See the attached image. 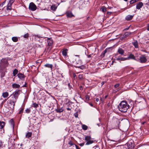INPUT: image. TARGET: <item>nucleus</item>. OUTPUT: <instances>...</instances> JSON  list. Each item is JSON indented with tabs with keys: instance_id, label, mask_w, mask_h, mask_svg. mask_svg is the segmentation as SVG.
I'll return each mask as SVG.
<instances>
[{
	"instance_id": "1",
	"label": "nucleus",
	"mask_w": 149,
	"mask_h": 149,
	"mask_svg": "<svg viewBox=\"0 0 149 149\" xmlns=\"http://www.w3.org/2000/svg\"><path fill=\"white\" fill-rule=\"evenodd\" d=\"M19 92L20 91L19 90L16 91L11 94L9 97V98H10V99L8 100V103L12 106V109H13L14 108L15 104L17 100L19 95Z\"/></svg>"
},
{
	"instance_id": "2",
	"label": "nucleus",
	"mask_w": 149,
	"mask_h": 149,
	"mask_svg": "<svg viewBox=\"0 0 149 149\" xmlns=\"http://www.w3.org/2000/svg\"><path fill=\"white\" fill-rule=\"evenodd\" d=\"M118 109L121 112H127L128 110V111L131 112L133 107L131 108L127 102L125 101H121L118 106Z\"/></svg>"
},
{
	"instance_id": "3",
	"label": "nucleus",
	"mask_w": 149,
	"mask_h": 149,
	"mask_svg": "<svg viewBox=\"0 0 149 149\" xmlns=\"http://www.w3.org/2000/svg\"><path fill=\"white\" fill-rule=\"evenodd\" d=\"M82 62L81 60H78L76 61L75 64V67L76 68H79L81 70H83L85 68V67L84 65H82Z\"/></svg>"
},
{
	"instance_id": "4",
	"label": "nucleus",
	"mask_w": 149,
	"mask_h": 149,
	"mask_svg": "<svg viewBox=\"0 0 149 149\" xmlns=\"http://www.w3.org/2000/svg\"><path fill=\"white\" fill-rule=\"evenodd\" d=\"M9 64L6 58H2L1 60V65L4 68L7 67Z\"/></svg>"
},
{
	"instance_id": "5",
	"label": "nucleus",
	"mask_w": 149,
	"mask_h": 149,
	"mask_svg": "<svg viewBox=\"0 0 149 149\" xmlns=\"http://www.w3.org/2000/svg\"><path fill=\"white\" fill-rule=\"evenodd\" d=\"M85 140L87 141L86 145H89L93 143V141L91 140V137L90 136H85Z\"/></svg>"
},
{
	"instance_id": "6",
	"label": "nucleus",
	"mask_w": 149,
	"mask_h": 149,
	"mask_svg": "<svg viewBox=\"0 0 149 149\" xmlns=\"http://www.w3.org/2000/svg\"><path fill=\"white\" fill-rule=\"evenodd\" d=\"M48 46V49L50 51L52 48V45L53 44V41L52 38H48L47 39Z\"/></svg>"
},
{
	"instance_id": "7",
	"label": "nucleus",
	"mask_w": 149,
	"mask_h": 149,
	"mask_svg": "<svg viewBox=\"0 0 149 149\" xmlns=\"http://www.w3.org/2000/svg\"><path fill=\"white\" fill-rule=\"evenodd\" d=\"M36 6L33 3L31 2L30 3L29 6V9L30 10L34 11L36 10Z\"/></svg>"
},
{
	"instance_id": "8",
	"label": "nucleus",
	"mask_w": 149,
	"mask_h": 149,
	"mask_svg": "<svg viewBox=\"0 0 149 149\" xmlns=\"http://www.w3.org/2000/svg\"><path fill=\"white\" fill-rule=\"evenodd\" d=\"M139 60L140 62L142 63H146L147 61V59L144 55H142L140 56Z\"/></svg>"
},
{
	"instance_id": "9",
	"label": "nucleus",
	"mask_w": 149,
	"mask_h": 149,
	"mask_svg": "<svg viewBox=\"0 0 149 149\" xmlns=\"http://www.w3.org/2000/svg\"><path fill=\"white\" fill-rule=\"evenodd\" d=\"M14 1V0H10L7 6V9L11 10V6Z\"/></svg>"
},
{
	"instance_id": "10",
	"label": "nucleus",
	"mask_w": 149,
	"mask_h": 149,
	"mask_svg": "<svg viewBox=\"0 0 149 149\" xmlns=\"http://www.w3.org/2000/svg\"><path fill=\"white\" fill-rule=\"evenodd\" d=\"M134 15H128L126 16L125 17V19L127 21H129L132 20L133 18Z\"/></svg>"
},
{
	"instance_id": "11",
	"label": "nucleus",
	"mask_w": 149,
	"mask_h": 149,
	"mask_svg": "<svg viewBox=\"0 0 149 149\" xmlns=\"http://www.w3.org/2000/svg\"><path fill=\"white\" fill-rule=\"evenodd\" d=\"M127 60H129L130 59H132L134 60H136V59L134 55L132 54H130L127 58H126Z\"/></svg>"
},
{
	"instance_id": "12",
	"label": "nucleus",
	"mask_w": 149,
	"mask_h": 149,
	"mask_svg": "<svg viewBox=\"0 0 149 149\" xmlns=\"http://www.w3.org/2000/svg\"><path fill=\"white\" fill-rule=\"evenodd\" d=\"M143 4L141 2H139L137 3L136 8L137 9H140L143 6Z\"/></svg>"
},
{
	"instance_id": "13",
	"label": "nucleus",
	"mask_w": 149,
	"mask_h": 149,
	"mask_svg": "<svg viewBox=\"0 0 149 149\" xmlns=\"http://www.w3.org/2000/svg\"><path fill=\"white\" fill-rule=\"evenodd\" d=\"M118 52L121 55H123L124 53V51L121 48H118Z\"/></svg>"
},
{
	"instance_id": "14",
	"label": "nucleus",
	"mask_w": 149,
	"mask_h": 149,
	"mask_svg": "<svg viewBox=\"0 0 149 149\" xmlns=\"http://www.w3.org/2000/svg\"><path fill=\"white\" fill-rule=\"evenodd\" d=\"M68 50L67 49H63L62 51V53L63 55L65 57L68 56L67 53Z\"/></svg>"
},
{
	"instance_id": "15",
	"label": "nucleus",
	"mask_w": 149,
	"mask_h": 149,
	"mask_svg": "<svg viewBox=\"0 0 149 149\" xmlns=\"http://www.w3.org/2000/svg\"><path fill=\"white\" fill-rule=\"evenodd\" d=\"M116 60L117 61H123L127 60V59L126 58H124L121 57L120 56H118V58H116Z\"/></svg>"
},
{
	"instance_id": "16",
	"label": "nucleus",
	"mask_w": 149,
	"mask_h": 149,
	"mask_svg": "<svg viewBox=\"0 0 149 149\" xmlns=\"http://www.w3.org/2000/svg\"><path fill=\"white\" fill-rule=\"evenodd\" d=\"M17 76L19 78L22 80L23 79L25 78V76L24 74L21 73H19L18 74Z\"/></svg>"
},
{
	"instance_id": "17",
	"label": "nucleus",
	"mask_w": 149,
	"mask_h": 149,
	"mask_svg": "<svg viewBox=\"0 0 149 149\" xmlns=\"http://www.w3.org/2000/svg\"><path fill=\"white\" fill-rule=\"evenodd\" d=\"M132 44L135 48H138V43L137 40H136L134 42H133Z\"/></svg>"
},
{
	"instance_id": "18",
	"label": "nucleus",
	"mask_w": 149,
	"mask_h": 149,
	"mask_svg": "<svg viewBox=\"0 0 149 149\" xmlns=\"http://www.w3.org/2000/svg\"><path fill=\"white\" fill-rule=\"evenodd\" d=\"M12 86L13 88H19L20 87V86L19 85L15 83H14L13 84H12Z\"/></svg>"
},
{
	"instance_id": "19",
	"label": "nucleus",
	"mask_w": 149,
	"mask_h": 149,
	"mask_svg": "<svg viewBox=\"0 0 149 149\" xmlns=\"http://www.w3.org/2000/svg\"><path fill=\"white\" fill-rule=\"evenodd\" d=\"M46 67L49 68H51V70H52V69L53 65L51 64H47L44 65Z\"/></svg>"
},
{
	"instance_id": "20",
	"label": "nucleus",
	"mask_w": 149,
	"mask_h": 149,
	"mask_svg": "<svg viewBox=\"0 0 149 149\" xmlns=\"http://www.w3.org/2000/svg\"><path fill=\"white\" fill-rule=\"evenodd\" d=\"M9 93L8 92H4L2 93V96L4 98H6L8 96Z\"/></svg>"
},
{
	"instance_id": "21",
	"label": "nucleus",
	"mask_w": 149,
	"mask_h": 149,
	"mask_svg": "<svg viewBox=\"0 0 149 149\" xmlns=\"http://www.w3.org/2000/svg\"><path fill=\"white\" fill-rule=\"evenodd\" d=\"M67 16L68 17H72L74 16L72 13L71 12H69L67 13Z\"/></svg>"
},
{
	"instance_id": "22",
	"label": "nucleus",
	"mask_w": 149,
	"mask_h": 149,
	"mask_svg": "<svg viewBox=\"0 0 149 149\" xmlns=\"http://www.w3.org/2000/svg\"><path fill=\"white\" fill-rule=\"evenodd\" d=\"M57 8V6H56L54 4L52 5L51 7V9L54 11L56 10Z\"/></svg>"
},
{
	"instance_id": "23",
	"label": "nucleus",
	"mask_w": 149,
	"mask_h": 149,
	"mask_svg": "<svg viewBox=\"0 0 149 149\" xmlns=\"http://www.w3.org/2000/svg\"><path fill=\"white\" fill-rule=\"evenodd\" d=\"M5 125V123L3 122H0V129H2Z\"/></svg>"
},
{
	"instance_id": "24",
	"label": "nucleus",
	"mask_w": 149,
	"mask_h": 149,
	"mask_svg": "<svg viewBox=\"0 0 149 149\" xmlns=\"http://www.w3.org/2000/svg\"><path fill=\"white\" fill-rule=\"evenodd\" d=\"M13 41L14 42H17L18 40V38L17 37H13L12 38Z\"/></svg>"
},
{
	"instance_id": "25",
	"label": "nucleus",
	"mask_w": 149,
	"mask_h": 149,
	"mask_svg": "<svg viewBox=\"0 0 149 149\" xmlns=\"http://www.w3.org/2000/svg\"><path fill=\"white\" fill-rule=\"evenodd\" d=\"M9 123L11 125V126L13 127H14V123L13 120V119H12L10 120L9 121Z\"/></svg>"
},
{
	"instance_id": "26",
	"label": "nucleus",
	"mask_w": 149,
	"mask_h": 149,
	"mask_svg": "<svg viewBox=\"0 0 149 149\" xmlns=\"http://www.w3.org/2000/svg\"><path fill=\"white\" fill-rule=\"evenodd\" d=\"M18 72V70L17 69H15L13 71V75L14 76H15L17 74Z\"/></svg>"
},
{
	"instance_id": "27",
	"label": "nucleus",
	"mask_w": 149,
	"mask_h": 149,
	"mask_svg": "<svg viewBox=\"0 0 149 149\" xmlns=\"http://www.w3.org/2000/svg\"><path fill=\"white\" fill-rule=\"evenodd\" d=\"M102 11L103 13L107 11L106 8L105 6H102L100 9Z\"/></svg>"
},
{
	"instance_id": "28",
	"label": "nucleus",
	"mask_w": 149,
	"mask_h": 149,
	"mask_svg": "<svg viewBox=\"0 0 149 149\" xmlns=\"http://www.w3.org/2000/svg\"><path fill=\"white\" fill-rule=\"evenodd\" d=\"M32 134V133L31 132H28L26 135V137L29 138L31 136Z\"/></svg>"
},
{
	"instance_id": "29",
	"label": "nucleus",
	"mask_w": 149,
	"mask_h": 149,
	"mask_svg": "<svg viewBox=\"0 0 149 149\" xmlns=\"http://www.w3.org/2000/svg\"><path fill=\"white\" fill-rule=\"evenodd\" d=\"M32 107L36 108L38 107V104L36 103L33 102L32 105Z\"/></svg>"
},
{
	"instance_id": "30",
	"label": "nucleus",
	"mask_w": 149,
	"mask_h": 149,
	"mask_svg": "<svg viewBox=\"0 0 149 149\" xmlns=\"http://www.w3.org/2000/svg\"><path fill=\"white\" fill-rule=\"evenodd\" d=\"M82 128L83 130H86L88 129V127L85 125H83L82 126Z\"/></svg>"
},
{
	"instance_id": "31",
	"label": "nucleus",
	"mask_w": 149,
	"mask_h": 149,
	"mask_svg": "<svg viewBox=\"0 0 149 149\" xmlns=\"http://www.w3.org/2000/svg\"><path fill=\"white\" fill-rule=\"evenodd\" d=\"M139 0H131L130 1V4H132L138 1Z\"/></svg>"
},
{
	"instance_id": "32",
	"label": "nucleus",
	"mask_w": 149,
	"mask_h": 149,
	"mask_svg": "<svg viewBox=\"0 0 149 149\" xmlns=\"http://www.w3.org/2000/svg\"><path fill=\"white\" fill-rule=\"evenodd\" d=\"M131 34V33L129 32H126L125 33V36L126 37L127 36H128L130 35Z\"/></svg>"
},
{
	"instance_id": "33",
	"label": "nucleus",
	"mask_w": 149,
	"mask_h": 149,
	"mask_svg": "<svg viewBox=\"0 0 149 149\" xmlns=\"http://www.w3.org/2000/svg\"><path fill=\"white\" fill-rule=\"evenodd\" d=\"M29 37V34L28 33H26L25 34L24 36L23 37L24 38H26L28 39Z\"/></svg>"
},
{
	"instance_id": "34",
	"label": "nucleus",
	"mask_w": 149,
	"mask_h": 149,
	"mask_svg": "<svg viewBox=\"0 0 149 149\" xmlns=\"http://www.w3.org/2000/svg\"><path fill=\"white\" fill-rule=\"evenodd\" d=\"M86 100L87 101H88L89 100V97L88 95H86Z\"/></svg>"
},
{
	"instance_id": "35",
	"label": "nucleus",
	"mask_w": 149,
	"mask_h": 149,
	"mask_svg": "<svg viewBox=\"0 0 149 149\" xmlns=\"http://www.w3.org/2000/svg\"><path fill=\"white\" fill-rule=\"evenodd\" d=\"M64 110L63 107H62L60 109H59L58 111H57V112H63Z\"/></svg>"
},
{
	"instance_id": "36",
	"label": "nucleus",
	"mask_w": 149,
	"mask_h": 149,
	"mask_svg": "<svg viewBox=\"0 0 149 149\" xmlns=\"http://www.w3.org/2000/svg\"><path fill=\"white\" fill-rule=\"evenodd\" d=\"M68 144L71 146H73L74 144L73 142L71 141H70L68 143Z\"/></svg>"
},
{
	"instance_id": "37",
	"label": "nucleus",
	"mask_w": 149,
	"mask_h": 149,
	"mask_svg": "<svg viewBox=\"0 0 149 149\" xmlns=\"http://www.w3.org/2000/svg\"><path fill=\"white\" fill-rule=\"evenodd\" d=\"M79 78L80 79H82L83 78V75L82 74H79Z\"/></svg>"
},
{
	"instance_id": "38",
	"label": "nucleus",
	"mask_w": 149,
	"mask_h": 149,
	"mask_svg": "<svg viewBox=\"0 0 149 149\" xmlns=\"http://www.w3.org/2000/svg\"><path fill=\"white\" fill-rule=\"evenodd\" d=\"M24 108L23 107H21L20 108V109L19 112H23V111H24Z\"/></svg>"
},
{
	"instance_id": "39",
	"label": "nucleus",
	"mask_w": 149,
	"mask_h": 149,
	"mask_svg": "<svg viewBox=\"0 0 149 149\" xmlns=\"http://www.w3.org/2000/svg\"><path fill=\"white\" fill-rule=\"evenodd\" d=\"M74 116L77 118L78 117V113H77V112H75L74 114Z\"/></svg>"
},
{
	"instance_id": "40",
	"label": "nucleus",
	"mask_w": 149,
	"mask_h": 149,
	"mask_svg": "<svg viewBox=\"0 0 149 149\" xmlns=\"http://www.w3.org/2000/svg\"><path fill=\"white\" fill-rule=\"evenodd\" d=\"M119 85V84H116L114 85V87L115 88H116L118 87Z\"/></svg>"
},
{
	"instance_id": "41",
	"label": "nucleus",
	"mask_w": 149,
	"mask_h": 149,
	"mask_svg": "<svg viewBox=\"0 0 149 149\" xmlns=\"http://www.w3.org/2000/svg\"><path fill=\"white\" fill-rule=\"evenodd\" d=\"M84 143H80L79 144V145L81 146H83L84 145Z\"/></svg>"
},
{
	"instance_id": "42",
	"label": "nucleus",
	"mask_w": 149,
	"mask_h": 149,
	"mask_svg": "<svg viewBox=\"0 0 149 149\" xmlns=\"http://www.w3.org/2000/svg\"><path fill=\"white\" fill-rule=\"evenodd\" d=\"M27 86V83L26 82H25L24 85V86H23V87H26Z\"/></svg>"
},
{
	"instance_id": "43",
	"label": "nucleus",
	"mask_w": 149,
	"mask_h": 149,
	"mask_svg": "<svg viewBox=\"0 0 149 149\" xmlns=\"http://www.w3.org/2000/svg\"><path fill=\"white\" fill-rule=\"evenodd\" d=\"M147 30L149 31V24H147Z\"/></svg>"
},
{
	"instance_id": "44",
	"label": "nucleus",
	"mask_w": 149,
	"mask_h": 149,
	"mask_svg": "<svg viewBox=\"0 0 149 149\" xmlns=\"http://www.w3.org/2000/svg\"><path fill=\"white\" fill-rule=\"evenodd\" d=\"M107 14L108 15H110L111 14V12H109V11H108L107 12Z\"/></svg>"
},
{
	"instance_id": "45",
	"label": "nucleus",
	"mask_w": 149,
	"mask_h": 149,
	"mask_svg": "<svg viewBox=\"0 0 149 149\" xmlns=\"http://www.w3.org/2000/svg\"><path fill=\"white\" fill-rule=\"evenodd\" d=\"M89 104L91 106V107H93V105L91 103H89Z\"/></svg>"
},
{
	"instance_id": "46",
	"label": "nucleus",
	"mask_w": 149,
	"mask_h": 149,
	"mask_svg": "<svg viewBox=\"0 0 149 149\" xmlns=\"http://www.w3.org/2000/svg\"><path fill=\"white\" fill-rule=\"evenodd\" d=\"M66 109L68 111H71V109L69 107L67 108Z\"/></svg>"
},
{
	"instance_id": "47",
	"label": "nucleus",
	"mask_w": 149,
	"mask_h": 149,
	"mask_svg": "<svg viewBox=\"0 0 149 149\" xmlns=\"http://www.w3.org/2000/svg\"><path fill=\"white\" fill-rule=\"evenodd\" d=\"M101 101V102H103L104 101V100H103L102 99V98H101L100 100V101Z\"/></svg>"
},
{
	"instance_id": "48",
	"label": "nucleus",
	"mask_w": 149,
	"mask_h": 149,
	"mask_svg": "<svg viewBox=\"0 0 149 149\" xmlns=\"http://www.w3.org/2000/svg\"><path fill=\"white\" fill-rule=\"evenodd\" d=\"M107 52V50L106 49H105L104 52H103V54H105Z\"/></svg>"
},
{
	"instance_id": "49",
	"label": "nucleus",
	"mask_w": 149,
	"mask_h": 149,
	"mask_svg": "<svg viewBox=\"0 0 149 149\" xmlns=\"http://www.w3.org/2000/svg\"><path fill=\"white\" fill-rule=\"evenodd\" d=\"M76 148L77 149H80V148H79V147L77 145H75Z\"/></svg>"
},
{
	"instance_id": "50",
	"label": "nucleus",
	"mask_w": 149,
	"mask_h": 149,
	"mask_svg": "<svg viewBox=\"0 0 149 149\" xmlns=\"http://www.w3.org/2000/svg\"><path fill=\"white\" fill-rule=\"evenodd\" d=\"M88 58H90V57H91V54H90V55H88Z\"/></svg>"
},
{
	"instance_id": "51",
	"label": "nucleus",
	"mask_w": 149,
	"mask_h": 149,
	"mask_svg": "<svg viewBox=\"0 0 149 149\" xmlns=\"http://www.w3.org/2000/svg\"><path fill=\"white\" fill-rule=\"evenodd\" d=\"M116 122H118V123H120L119 121L118 120L116 119Z\"/></svg>"
},
{
	"instance_id": "52",
	"label": "nucleus",
	"mask_w": 149,
	"mask_h": 149,
	"mask_svg": "<svg viewBox=\"0 0 149 149\" xmlns=\"http://www.w3.org/2000/svg\"><path fill=\"white\" fill-rule=\"evenodd\" d=\"M99 100V99L98 98H96L95 100V101L96 102H98Z\"/></svg>"
},
{
	"instance_id": "53",
	"label": "nucleus",
	"mask_w": 149,
	"mask_h": 149,
	"mask_svg": "<svg viewBox=\"0 0 149 149\" xmlns=\"http://www.w3.org/2000/svg\"><path fill=\"white\" fill-rule=\"evenodd\" d=\"M129 29V28H126L124 30H125V31Z\"/></svg>"
},
{
	"instance_id": "54",
	"label": "nucleus",
	"mask_w": 149,
	"mask_h": 149,
	"mask_svg": "<svg viewBox=\"0 0 149 149\" xmlns=\"http://www.w3.org/2000/svg\"><path fill=\"white\" fill-rule=\"evenodd\" d=\"M104 81L102 82L101 83L102 86L103 85H104Z\"/></svg>"
},
{
	"instance_id": "55",
	"label": "nucleus",
	"mask_w": 149,
	"mask_h": 149,
	"mask_svg": "<svg viewBox=\"0 0 149 149\" xmlns=\"http://www.w3.org/2000/svg\"><path fill=\"white\" fill-rule=\"evenodd\" d=\"M73 76L74 78H75V77H76V75L75 73L73 74Z\"/></svg>"
},
{
	"instance_id": "56",
	"label": "nucleus",
	"mask_w": 149,
	"mask_h": 149,
	"mask_svg": "<svg viewBox=\"0 0 149 149\" xmlns=\"http://www.w3.org/2000/svg\"><path fill=\"white\" fill-rule=\"evenodd\" d=\"M107 96H108V95H107L105 96V97H104V98H105V99L107 97Z\"/></svg>"
},
{
	"instance_id": "57",
	"label": "nucleus",
	"mask_w": 149,
	"mask_h": 149,
	"mask_svg": "<svg viewBox=\"0 0 149 149\" xmlns=\"http://www.w3.org/2000/svg\"><path fill=\"white\" fill-rule=\"evenodd\" d=\"M5 3V1L3 3H2V6H3V4Z\"/></svg>"
},
{
	"instance_id": "58",
	"label": "nucleus",
	"mask_w": 149,
	"mask_h": 149,
	"mask_svg": "<svg viewBox=\"0 0 149 149\" xmlns=\"http://www.w3.org/2000/svg\"><path fill=\"white\" fill-rule=\"evenodd\" d=\"M145 123H146V122H144L142 124L143 125H144Z\"/></svg>"
},
{
	"instance_id": "59",
	"label": "nucleus",
	"mask_w": 149,
	"mask_h": 149,
	"mask_svg": "<svg viewBox=\"0 0 149 149\" xmlns=\"http://www.w3.org/2000/svg\"><path fill=\"white\" fill-rule=\"evenodd\" d=\"M124 0L126 1H128V0Z\"/></svg>"
},
{
	"instance_id": "60",
	"label": "nucleus",
	"mask_w": 149,
	"mask_h": 149,
	"mask_svg": "<svg viewBox=\"0 0 149 149\" xmlns=\"http://www.w3.org/2000/svg\"><path fill=\"white\" fill-rule=\"evenodd\" d=\"M148 90L149 91V87H148Z\"/></svg>"
},
{
	"instance_id": "61",
	"label": "nucleus",
	"mask_w": 149,
	"mask_h": 149,
	"mask_svg": "<svg viewBox=\"0 0 149 149\" xmlns=\"http://www.w3.org/2000/svg\"><path fill=\"white\" fill-rule=\"evenodd\" d=\"M109 8L110 9L111 8V7H110Z\"/></svg>"
},
{
	"instance_id": "62",
	"label": "nucleus",
	"mask_w": 149,
	"mask_h": 149,
	"mask_svg": "<svg viewBox=\"0 0 149 149\" xmlns=\"http://www.w3.org/2000/svg\"><path fill=\"white\" fill-rule=\"evenodd\" d=\"M112 62H113V63H113V61H112Z\"/></svg>"
}]
</instances>
